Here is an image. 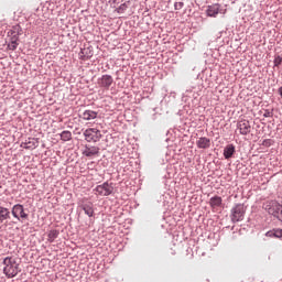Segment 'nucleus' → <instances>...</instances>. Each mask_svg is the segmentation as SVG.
<instances>
[{
    "mask_svg": "<svg viewBox=\"0 0 282 282\" xmlns=\"http://www.w3.org/2000/svg\"><path fill=\"white\" fill-rule=\"evenodd\" d=\"M3 272L6 276L9 279H14L19 274V263L17 262V258L7 257L3 260Z\"/></svg>",
    "mask_w": 282,
    "mask_h": 282,
    "instance_id": "1",
    "label": "nucleus"
},
{
    "mask_svg": "<svg viewBox=\"0 0 282 282\" xmlns=\"http://www.w3.org/2000/svg\"><path fill=\"white\" fill-rule=\"evenodd\" d=\"M264 210L269 213V215H273V217H276V219H280L282 221V206L276 200H270L267 202L263 205Z\"/></svg>",
    "mask_w": 282,
    "mask_h": 282,
    "instance_id": "2",
    "label": "nucleus"
},
{
    "mask_svg": "<svg viewBox=\"0 0 282 282\" xmlns=\"http://www.w3.org/2000/svg\"><path fill=\"white\" fill-rule=\"evenodd\" d=\"M84 137L86 142H99L102 133L96 128H88L84 131Z\"/></svg>",
    "mask_w": 282,
    "mask_h": 282,
    "instance_id": "3",
    "label": "nucleus"
},
{
    "mask_svg": "<svg viewBox=\"0 0 282 282\" xmlns=\"http://www.w3.org/2000/svg\"><path fill=\"white\" fill-rule=\"evenodd\" d=\"M231 221H234V224H237V221H243V215H246V208L243 207L242 204H238L236 205L232 209H231Z\"/></svg>",
    "mask_w": 282,
    "mask_h": 282,
    "instance_id": "4",
    "label": "nucleus"
},
{
    "mask_svg": "<svg viewBox=\"0 0 282 282\" xmlns=\"http://www.w3.org/2000/svg\"><path fill=\"white\" fill-rule=\"evenodd\" d=\"M12 216L21 221V219H28V213H25V208L21 204H17L11 209Z\"/></svg>",
    "mask_w": 282,
    "mask_h": 282,
    "instance_id": "5",
    "label": "nucleus"
},
{
    "mask_svg": "<svg viewBox=\"0 0 282 282\" xmlns=\"http://www.w3.org/2000/svg\"><path fill=\"white\" fill-rule=\"evenodd\" d=\"M96 192L101 197H108V195H111V193H113V185L109 184L108 182H106V183H104L101 185H98L96 187Z\"/></svg>",
    "mask_w": 282,
    "mask_h": 282,
    "instance_id": "6",
    "label": "nucleus"
},
{
    "mask_svg": "<svg viewBox=\"0 0 282 282\" xmlns=\"http://www.w3.org/2000/svg\"><path fill=\"white\" fill-rule=\"evenodd\" d=\"M237 129L239 130L241 135H248L250 131L252 130V127L250 126V121L242 119L238 121Z\"/></svg>",
    "mask_w": 282,
    "mask_h": 282,
    "instance_id": "7",
    "label": "nucleus"
},
{
    "mask_svg": "<svg viewBox=\"0 0 282 282\" xmlns=\"http://www.w3.org/2000/svg\"><path fill=\"white\" fill-rule=\"evenodd\" d=\"M82 153L85 155V158H94L100 153V148L96 145H85Z\"/></svg>",
    "mask_w": 282,
    "mask_h": 282,
    "instance_id": "8",
    "label": "nucleus"
},
{
    "mask_svg": "<svg viewBox=\"0 0 282 282\" xmlns=\"http://www.w3.org/2000/svg\"><path fill=\"white\" fill-rule=\"evenodd\" d=\"M98 85L105 89H109V87L113 85V77H111V75H104L98 79Z\"/></svg>",
    "mask_w": 282,
    "mask_h": 282,
    "instance_id": "9",
    "label": "nucleus"
},
{
    "mask_svg": "<svg viewBox=\"0 0 282 282\" xmlns=\"http://www.w3.org/2000/svg\"><path fill=\"white\" fill-rule=\"evenodd\" d=\"M20 34H21V26L20 25L13 26L12 30L8 32V36H11L10 42L19 43Z\"/></svg>",
    "mask_w": 282,
    "mask_h": 282,
    "instance_id": "10",
    "label": "nucleus"
},
{
    "mask_svg": "<svg viewBox=\"0 0 282 282\" xmlns=\"http://www.w3.org/2000/svg\"><path fill=\"white\" fill-rule=\"evenodd\" d=\"M196 147L198 149H210V139L206 138V137H200L197 141H196Z\"/></svg>",
    "mask_w": 282,
    "mask_h": 282,
    "instance_id": "11",
    "label": "nucleus"
},
{
    "mask_svg": "<svg viewBox=\"0 0 282 282\" xmlns=\"http://www.w3.org/2000/svg\"><path fill=\"white\" fill-rule=\"evenodd\" d=\"M221 6L219 3L216 4H212L208 6L207 8V17H217V14H219V10H220Z\"/></svg>",
    "mask_w": 282,
    "mask_h": 282,
    "instance_id": "12",
    "label": "nucleus"
},
{
    "mask_svg": "<svg viewBox=\"0 0 282 282\" xmlns=\"http://www.w3.org/2000/svg\"><path fill=\"white\" fill-rule=\"evenodd\" d=\"M80 118L83 120H96V118H98V112L94 110H86L82 113Z\"/></svg>",
    "mask_w": 282,
    "mask_h": 282,
    "instance_id": "13",
    "label": "nucleus"
},
{
    "mask_svg": "<svg viewBox=\"0 0 282 282\" xmlns=\"http://www.w3.org/2000/svg\"><path fill=\"white\" fill-rule=\"evenodd\" d=\"M232 155H235V147L232 144H228L224 149V158H225V160H230V158H232Z\"/></svg>",
    "mask_w": 282,
    "mask_h": 282,
    "instance_id": "14",
    "label": "nucleus"
},
{
    "mask_svg": "<svg viewBox=\"0 0 282 282\" xmlns=\"http://www.w3.org/2000/svg\"><path fill=\"white\" fill-rule=\"evenodd\" d=\"M6 219H10V209L0 206V224H3Z\"/></svg>",
    "mask_w": 282,
    "mask_h": 282,
    "instance_id": "15",
    "label": "nucleus"
},
{
    "mask_svg": "<svg viewBox=\"0 0 282 282\" xmlns=\"http://www.w3.org/2000/svg\"><path fill=\"white\" fill-rule=\"evenodd\" d=\"M85 215H87L88 217H94V204L88 203V204H84L82 206Z\"/></svg>",
    "mask_w": 282,
    "mask_h": 282,
    "instance_id": "16",
    "label": "nucleus"
},
{
    "mask_svg": "<svg viewBox=\"0 0 282 282\" xmlns=\"http://www.w3.org/2000/svg\"><path fill=\"white\" fill-rule=\"evenodd\" d=\"M36 139H30L29 141L21 144L23 149H36Z\"/></svg>",
    "mask_w": 282,
    "mask_h": 282,
    "instance_id": "17",
    "label": "nucleus"
},
{
    "mask_svg": "<svg viewBox=\"0 0 282 282\" xmlns=\"http://www.w3.org/2000/svg\"><path fill=\"white\" fill-rule=\"evenodd\" d=\"M209 204H210L212 208H217V207L221 206V197H219V196L212 197L209 200Z\"/></svg>",
    "mask_w": 282,
    "mask_h": 282,
    "instance_id": "18",
    "label": "nucleus"
},
{
    "mask_svg": "<svg viewBox=\"0 0 282 282\" xmlns=\"http://www.w3.org/2000/svg\"><path fill=\"white\" fill-rule=\"evenodd\" d=\"M267 237H276L280 239L282 237V229H273L267 232Z\"/></svg>",
    "mask_w": 282,
    "mask_h": 282,
    "instance_id": "19",
    "label": "nucleus"
},
{
    "mask_svg": "<svg viewBox=\"0 0 282 282\" xmlns=\"http://www.w3.org/2000/svg\"><path fill=\"white\" fill-rule=\"evenodd\" d=\"M58 235H59V232L56 229H53V230L48 231V235H47L48 239L47 240L50 241V243H52L55 239H57Z\"/></svg>",
    "mask_w": 282,
    "mask_h": 282,
    "instance_id": "20",
    "label": "nucleus"
},
{
    "mask_svg": "<svg viewBox=\"0 0 282 282\" xmlns=\"http://www.w3.org/2000/svg\"><path fill=\"white\" fill-rule=\"evenodd\" d=\"M61 140H63V142H69V140H72V132L70 131H63L61 133Z\"/></svg>",
    "mask_w": 282,
    "mask_h": 282,
    "instance_id": "21",
    "label": "nucleus"
},
{
    "mask_svg": "<svg viewBox=\"0 0 282 282\" xmlns=\"http://www.w3.org/2000/svg\"><path fill=\"white\" fill-rule=\"evenodd\" d=\"M19 47V42H10L8 44V50H11V52H14Z\"/></svg>",
    "mask_w": 282,
    "mask_h": 282,
    "instance_id": "22",
    "label": "nucleus"
},
{
    "mask_svg": "<svg viewBox=\"0 0 282 282\" xmlns=\"http://www.w3.org/2000/svg\"><path fill=\"white\" fill-rule=\"evenodd\" d=\"M281 63H282V57H281V56H276V57L274 58V66H275V67H279V65H281Z\"/></svg>",
    "mask_w": 282,
    "mask_h": 282,
    "instance_id": "23",
    "label": "nucleus"
},
{
    "mask_svg": "<svg viewBox=\"0 0 282 282\" xmlns=\"http://www.w3.org/2000/svg\"><path fill=\"white\" fill-rule=\"evenodd\" d=\"M127 9V4L126 3H123V4H121L120 7H119V10H126Z\"/></svg>",
    "mask_w": 282,
    "mask_h": 282,
    "instance_id": "24",
    "label": "nucleus"
},
{
    "mask_svg": "<svg viewBox=\"0 0 282 282\" xmlns=\"http://www.w3.org/2000/svg\"><path fill=\"white\" fill-rule=\"evenodd\" d=\"M177 6H178V8H182V6H184V3H182V2L176 3V4H175V9H176V10H177Z\"/></svg>",
    "mask_w": 282,
    "mask_h": 282,
    "instance_id": "25",
    "label": "nucleus"
},
{
    "mask_svg": "<svg viewBox=\"0 0 282 282\" xmlns=\"http://www.w3.org/2000/svg\"><path fill=\"white\" fill-rule=\"evenodd\" d=\"M264 118H270V111H267V112L264 113Z\"/></svg>",
    "mask_w": 282,
    "mask_h": 282,
    "instance_id": "26",
    "label": "nucleus"
},
{
    "mask_svg": "<svg viewBox=\"0 0 282 282\" xmlns=\"http://www.w3.org/2000/svg\"><path fill=\"white\" fill-rule=\"evenodd\" d=\"M279 94H280V96H281V98H282V86L279 88Z\"/></svg>",
    "mask_w": 282,
    "mask_h": 282,
    "instance_id": "27",
    "label": "nucleus"
}]
</instances>
